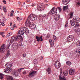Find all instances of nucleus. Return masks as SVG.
Here are the masks:
<instances>
[{"label": "nucleus", "mask_w": 80, "mask_h": 80, "mask_svg": "<svg viewBox=\"0 0 80 80\" xmlns=\"http://www.w3.org/2000/svg\"><path fill=\"white\" fill-rule=\"evenodd\" d=\"M57 8H55L51 10L48 13L49 15H55L54 17V19L55 20L58 21L60 19V15H57Z\"/></svg>", "instance_id": "f257e3e1"}, {"label": "nucleus", "mask_w": 80, "mask_h": 80, "mask_svg": "<svg viewBox=\"0 0 80 80\" xmlns=\"http://www.w3.org/2000/svg\"><path fill=\"white\" fill-rule=\"evenodd\" d=\"M18 39H19L20 40H23V38L21 35H18L17 36H13L11 39V43H12L15 40L17 41Z\"/></svg>", "instance_id": "f03ea898"}, {"label": "nucleus", "mask_w": 80, "mask_h": 80, "mask_svg": "<svg viewBox=\"0 0 80 80\" xmlns=\"http://www.w3.org/2000/svg\"><path fill=\"white\" fill-rule=\"evenodd\" d=\"M28 19L31 20L32 21H34L37 19V17L36 16V15L33 14H31L28 16Z\"/></svg>", "instance_id": "7ed1b4c3"}, {"label": "nucleus", "mask_w": 80, "mask_h": 80, "mask_svg": "<svg viewBox=\"0 0 80 80\" xmlns=\"http://www.w3.org/2000/svg\"><path fill=\"white\" fill-rule=\"evenodd\" d=\"M6 50V45L5 44H4L0 48V51L1 53H3L4 52H5V51Z\"/></svg>", "instance_id": "20e7f679"}, {"label": "nucleus", "mask_w": 80, "mask_h": 80, "mask_svg": "<svg viewBox=\"0 0 80 80\" xmlns=\"http://www.w3.org/2000/svg\"><path fill=\"white\" fill-rule=\"evenodd\" d=\"M44 8L43 4L42 3L39 4L37 5V9L39 11H41Z\"/></svg>", "instance_id": "39448f33"}, {"label": "nucleus", "mask_w": 80, "mask_h": 80, "mask_svg": "<svg viewBox=\"0 0 80 80\" xmlns=\"http://www.w3.org/2000/svg\"><path fill=\"white\" fill-rule=\"evenodd\" d=\"M54 65L56 68L58 69V68L60 67V66H61V63L60 62H59V61H56L55 62Z\"/></svg>", "instance_id": "423d86ee"}, {"label": "nucleus", "mask_w": 80, "mask_h": 80, "mask_svg": "<svg viewBox=\"0 0 80 80\" xmlns=\"http://www.w3.org/2000/svg\"><path fill=\"white\" fill-rule=\"evenodd\" d=\"M74 39V36L73 35H70L67 38V40L68 42H72Z\"/></svg>", "instance_id": "0eeeda50"}, {"label": "nucleus", "mask_w": 80, "mask_h": 80, "mask_svg": "<svg viewBox=\"0 0 80 80\" xmlns=\"http://www.w3.org/2000/svg\"><path fill=\"white\" fill-rule=\"evenodd\" d=\"M37 72L36 71H33L32 72H30V74L28 75L29 77L32 78L33 77H34V75H35Z\"/></svg>", "instance_id": "6e6552de"}, {"label": "nucleus", "mask_w": 80, "mask_h": 80, "mask_svg": "<svg viewBox=\"0 0 80 80\" xmlns=\"http://www.w3.org/2000/svg\"><path fill=\"white\" fill-rule=\"evenodd\" d=\"M25 25H26V26L30 27L32 25V23L30 22V21H29V19H28L26 21Z\"/></svg>", "instance_id": "1a4fd4ad"}, {"label": "nucleus", "mask_w": 80, "mask_h": 80, "mask_svg": "<svg viewBox=\"0 0 80 80\" xmlns=\"http://www.w3.org/2000/svg\"><path fill=\"white\" fill-rule=\"evenodd\" d=\"M23 30L24 33H25L26 35H28V33H29V30L27 28L25 27H24L23 28Z\"/></svg>", "instance_id": "9d476101"}, {"label": "nucleus", "mask_w": 80, "mask_h": 80, "mask_svg": "<svg viewBox=\"0 0 80 80\" xmlns=\"http://www.w3.org/2000/svg\"><path fill=\"white\" fill-rule=\"evenodd\" d=\"M74 20L76 21V23H78L79 22H80V18L76 16H75V18H74Z\"/></svg>", "instance_id": "9b49d317"}, {"label": "nucleus", "mask_w": 80, "mask_h": 80, "mask_svg": "<svg viewBox=\"0 0 80 80\" xmlns=\"http://www.w3.org/2000/svg\"><path fill=\"white\" fill-rule=\"evenodd\" d=\"M70 2V0H62V3L64 5H67Z\"/></svg>", "instance_id": "f8f14e48"}, {"label": "nucleus", "mask_w": 80, "mask_h": 80, "mask_svg": "<svg viewBox=\"0 0 80 80\" xmlns=\"http://www.w3.org/2000/svg\"><path fill=\"white\" fill-rule=\"evenodd\" d=\"M75 73V70L72 69H71L69 70V74L70 75H73Z\"/></svg>", "instance_id": "ddd939ff"}, {"label": "nucleus", "mask_w": 80, "mask_h": 80, "mask_svg": "<svg viewBox=\"0 0 80 80\" xmlns=\"http://www.w3.org/2000/svg\"><path fill=\"white\" fill-rule=\"evenodd\" d=\"M36 39L37 40V41L38 42H39V41H40L41 42H42L43 41V39H42V36H41L40 37H38V36H36Z\"/></svg>", "instance_id": "4468645a"}, {"label": "nucleus", "mask_w": 80, "mask_h": 80, "mask_svg": "<svg viewBox=\"0 0 80 80\" xmlns=\"http://www.w3.org/2000/svg\"><path fill=\"white\" fill-rule=\"evenodd\" d=\"M68 9V6L63 7V11H67Z\"/></svg>", "instance_id": "2eb2a0df"}, {"label": "nucleus", "mask_w": 80, "mask_h": 80, "mask_svg": "<svg viewBox=\"0 0 80 80\" xmlns=\"http://www.w3.org/2000/svg\"><path fill=\"white\" fill-rule=\"evenodd\" d=\"M47 72L48 74H51L52 73V69L50 68H48L47 69Z\"/></svg>", "instance_id": "dca6fc26"}, {"label": "nucleus", "mask_w": 80, "mask_h": 80, "mask_svg": "<svg viewBox=\"0 0 80 80\" xmlns=\"http://www.w3.org/2000/svg\"><path fill=\"white\" fill-rule=\"evenodd\" d=\"M4 71L5 73H9V72H10V69L6 68L4 70Z\"/></svg>", "instance_id": "f3484780"}, {"label": "nucleus", "mask_w": 80, "mask_h": 80, "mask_svg": "<svg viewBox=\"0 0 80 80\" xmlns=\"http://www.w3.org/2000/svg\"><path fill=\"white\" fill-rule=\"evenodd\" d=\"M10 55V51L9 50L7 52V53H6V55L5 57V58H7L8 57H9Z\"/></svg>", "instance_id": "a211bd4d"}, {"label": "nucleus", "mask_w": 80, "mask_h": 80, "mask_svg": "<svg viewBox=\"0 0 80 80\" xmlns=\"http://www.w3.org/2000/svg\"><path fill=\"white\" fill-rule=\"evenodd\" d=\"M70 23L71 24L72 26H74L75 24V21L74 20H70Z\"/></svg>", "instance_id": "6ab92c4d"}, {"label": "nucleus", "mask_w": 80, "mask_h": 80, "mask_svg": "<svg viewBox=\"0 0 80 80\" xmlns=\"http://www.w3.org/2000/svg\"><path fill=\"white\" fill-rule=\"evenodd\" d=\"M30 27L31 29H35L36 28L35 24L33 23L32 25L31 24V26H30Z\"/></svg>", "instance_id": "aec40b11"}, {"label": "nucleus", "mask_w": 80, "mask_h": 80, "mask_svg": "<svg viewBox=\"0 0 80 80\" xmlns=\"http://www.w3.org/2000/svg\"><path fill=\"white\" fill-rule=\"evenodd\" d=\"M18 34H20V35H23V34H24V32H23V30H20L18 32Z\"/></svg>", "instance_id": "412c9836"}, {"label": "nucleus", "mask_w": 80, "mask_h": 80, "mask_svg": "<svg viewBox=\"0 0 80 80\" xmlns=\"http://www.w3.org/2000/svg\"><path fill=\"white\" fill-rule=\"evenodd\" d=\"M6 68H10L12 67V64L10 63H7V64H6Z\"/></svg>", "instance_id": "4be33fe9"}, {"label": "nucleus", "mask_w": 80, "mask_h": 80, "mask_svg": "<svg viewBox=\"0 0 80 80\" xmlns=\"http://www.w3.org/2000/svg\"><path fill=\"white\" fill-rule=\"evenodd\" d=\"M49 42L50 43V45H51V47H53L54 45L53 42H52V40H51V39L49 40Z\"/></svg>", "instance_id": "5701e85b"}, {"label": "nucleus", "mask_w": 80, "mask_h": 80, "mask_svg": "<svg viewBox=\"0 0 80 80\" xmlns=\"http://www.w3.org/2000/svg\"><path fill=\"white\" fill-rule=\"evenodd\" d=\"M76 5L78 7L80 6V0H77L76 2Z\"/></svg>", "instance_id": "b1692460"}, {"label": "nucleus", "mask_w": 80, "mask_h": 80, "mask_svg": "<svg viewBox=\"0 0 80 80\" xmlns=\"http://www.w3.org/2000/svg\"><path fill=\"white\" fill-rule=\"evenodd\" d=\"M59 79L61 80H66V78H65V77L63 76V77L60 76L59 77Z\"/></svg>", "instance_id": "393cba45"}, {"label": "nucleus", "mask_w": 80, "mask_h": 80, "mask_svg": "<svg viewBox=\"0 0 80 80\" xmlns=\"http://www.w3.org/2000/svg\"><path fill=\"white\" fill-rule=\"evenodd\" d=\"M4 77V75L3 74L1 73L0 74V78L1 80H3V77Z\"/></svg>", "instance_id": "a878e982"}, {"label": "nucleus", "mask_w": 80, "mask_h": 80, "mask_svg": "<svg viewBox=\"0 0 80 80\" xmlns=\"http://www.w3.org/2000/svg\"><path fill=\"white\" fill-rule=\"evenodd\" d=\"M0 23L2 26H4L5 25V22L3 20H2L1 21Z\"/></svg>", "instance_id": "bb28decb"}, {"label": "nucleus", "mask_w": 80, "mask_h": 80, "mask_svg": "<svg viewBox=\"0 0 80 80\" xmlns=\"http://www.w3.org/2000/svg\"><path fill=\"white\" fill-rule=\"evenodd\" d=\"M16 46H17V47H20V46H22V42H21L19 43H16Z\"/></svg>", "instance_id": "cd10ccee"}, {"label": "nucleus", "mask_w": 80, "mask_h": 80, "mask_svg": "<svg viewBox=\"0 0 80 80\" xmlns=\"http://www.w3.org/2000/svg\"><path fill=\"white\" fill-rule=\"evenodd\" d=\"M76 45L77 46H80V40H78L76 42Z\"/></svg>", "instance_id": "c85d7f7f"}, {"label": "nucleus", "mask_w": 80, "mask_h": 80, "mask_svg": "<svg viewBox=\"0 0 80 80\" xmlns=\"http://www.w3.org/2000/svg\"><path fill=\"white\" fill-rule=\"evenodd\" d=\"M66 63L68 65H69V66H70L71 65V64H72V62L70 61H67L66 62Z\"/></svg>", "instance_id": "c756f323"}, {"label": "nucleus", "mask_w": 80, "mask_h": 80, "mask_svg": "<svg viewBox=\"0 0 80 80\" xmlns=\"http://www.w3.org/2000/svg\"><path fill=\"white\" fill-rule=\"evenodd\" d=\"M10 42L8 43V44L7 45L6 49L7 50H8V48H9V47H10Z\"/></svg>", "instance_id": "7c9ffc66"}, {"label": "nucleus", "mask_w": 80, "mask_h": 80, "mask_svg": "<svg viewBox=\"0 0 80 80\" xmlns=\"http://www.w3.org/2000/svg\"><path fill=\"white\" fill-rule=\"evenodd\" d=\"M50 15H49L48 13L47 15H44V17L45 18H46V19H48V16H50Z\"/></svg>", "instance_id": "2f4dec72"}, {"label": "nucleus", "mask_w": 80, "mask_h": 80, "mask_svg": "<svg viewBox=\"0 0 80 80\" xmlns=\"http://www.w3.org/2000/svg\"><path fill=\"white\" fill-rule=\"evenodd\" d=\"M63 75H64V76H67L68 75V72L65 71L63 72Z\"/></svg>", "instance_id": "473e14b6"}, {"label": "nucleus", "mask_w": 80, "mask_h": 80, "mask_svg": "<svg viewBox=\"0 0 80 80\" xmlns=\"http://www.w3.org/2000/svg\"><path fill=\"white\" fill-rule=\"evenodd\" d=\"M13 75L14 76H15V77H17V76L18 75V72H15L13 73Z\"/></svg>", "instance_id": "72a5a7b5"}, {"label": "nucleus", "mask_w": 80, "mask_h": 80, "mask_svg": "<svg viewBox=\"0 0 80 80\" xmlns=\"http://www.w3.org/2000/svg\"><path fill=\"white\" fill-rule=\"evenodd\" d=\"M8 78H9L10 80H13V78L12 76H9L8 77Z\"/></svg>", "instance_id": "f704fd0d"}, {"label": "nucleus", "mask_w": 80, "mask_h": 80, "mask_svg": "<svg viewBox=\"0 0 80 80\" xmlns=\"http://www.w3.org/2000/svg\"><path fill=\"white\" fill-rule=\"evenodd\" d=\"M78 23H76V25L74 26V27H75V28H77V27H79V26H80V25Z\"/></svg>", "instance_id": "c9c22d12"}, {"label": "nucleus", "mask_w": 80, "mask_h": 80, "mask_svg": "<svg viewBox=\"0 0 80 80\" xmlns=\"http://www.w3.org/2000/svg\"><path fill=\"white\" fill-rule=\"evenodd\" d=\"M3 9L4 12H7V9L5 7H3Z\"/></svg>", "instance_id": "e433bc0d"}, {"label": "nucleus", "mask_w": 80, "mask_h": 80, "mask_svg": "<svg viewBox=\"0 0 80 80\" xmlns=\"http://www.w3.org/2000/svg\"><path fill=\"white\" fill-rule=\"evenodd\" d=\"M75 55H76V53L75 52L71 53V55L72 56V57H74V56H75Z\"/></svg>", "instance_id": "4c0bfd02"}, {"label": "nucleus", "mask_w": 80, "mask_h": 80, "mask_svg": "<svg viewBox=\"0 0 80 80\" xmlns=\"http://www.w3.org/2000/svg\"><path fill=\"white\" fill-rule=\"evenodd\" d=\"M73 13H70V18H72L73 17Z\"/></svg>", "instance_id": "58836bf2"}, {"label": "nucleus", "mask_w": 80, "mask_h": 80, "mask_svg": "<svg viewBox=\"0 0 80 80\" xmlns=\"http://www.w3.org/2000/svg\"><path fill=\"white\" fill-rule=\"evenodd\" d=\"M24 68H19L18 70V72H21V70H22V69H24Z\"/></svg>", "instance_id": "ea45409f"}, {"label": "nucleus", "mask_w": 80, "mask_h": 80, "mask_svg": "<svg viewBox=\"0 0 80 80\" xmlns=\"http://www.w3.org/2000/svg\"><path fill=\"white\" fill-rule=\"evenodd\" d=\"M57 8L58 10H59L60 12H61V10H62V8L60 7H58Z\"/></svg>", "instance_id": "a19ab883"}, {"label": "nucleus", "mask_w": 80, "mask_h": 80, "mask_svg": "<svg viewBox=\"0 0 80 80\" xmlns=\"http://www.w3.org/2000/svg\"><path fill=\"white\" fill-rule=\"evenodd\" d=\"M16 18L17 19V20H18V21H20V18L18 17H16Z\"/></svg>", "instance_id": "79ce46f5"}, {"label": "nucleus", "mask_w": 80, "mask_h": 80, "mask_svg": "<svg viewBox=\"0 0 80 80\" xmlns=\"http://www.w3.org/2000/svg\"><path fill=\"white\" fill-rule=\"evenodd\" d=\"M68 22L67 23V24L65 25V27L66 28L68 27Z\"/></svg>", "instance_id": "37998d69"}, {"label": "nucleus", "mask_w": 80, "mask_h": 80, "mask_svg": "<svg viewBox=\"0 0 80 80\" xmlns=\"http://www.w3.org/2000/svg\"><path fill=\"white\" fill-rule=\"evenodd\" d=\"M10 33H12V32H10L9 33H8L7 35L8 37H10Z\"/></svg>", "instance_id": "c03bdc74"}, {"label": "nucleus", "mask_w": 80, "mask_h": 80, "mask_svg": "<svg viewBox=\"0 0 80 80\" xmlns=\"http://www.w3.org/2000/svg\"><path fill=\"white\" fill-rule=\"evenodd\" d=\"M54 40H56V39L57 38V37L55 36H53Z\"/></svg>", "instance_id": "a18cd8bd"}, {"label": "nucleus", "mask_w": 80, "mask_h": 80, "mask_svg": "<svg viewBox=\"0 0 80 80\" xmlns=\"http://www.w3.org/2000/svg\"><path fill=\"white\" fill-rule=\"evenodd\" d=\"M23 56L24 57H26V56H27V54H23Z\"/></svg>", "instance_id": "49530a36"}, {"label": "nucleus", "mask_w": 80, "mask_h": 80, "mask_svg": "<svg viewBox=\"0 0 80 80\" xmlns=\"http://www.w3.org/2000/svg\"><path fill=\"white\" fill-rule=\"evenodd\" d=\"M3 2L4 4H6V1H5V0H3Z\"/></svg>", "instance_id": "de8ad7c7"}, {"label": "nucleus", "mask_w": 80, "mask_h": 80, "mask_svg": "<svg viewBox=\"0 0 80 80\" xmlns=\"http://www.w3.org/2000/svg\"><path fill=\"white\" fill-rule=\"evenodd\" d=\"M11 30H14V27H12L10 28Z\"/></svg>", "instance_id": "09e8293b"}, {"label": "nucleus", "mask_w": 80, "mask_h": 80, "mask_svg": "<svg viewBox=\"0 0 80 80\" xmlns=\"http://www.w3.org/2000/svg\"><path fill=\"white\" fill-rule=\"evenodd\" d=\"M13 13H11V14L10 15V16L11 17H12V16H13Z\"/></svg>", "instance_id": "8fccbe9b"}, {"label": "nucleus", "mask_w": 80, "mask_h": 80, "mask_svg": "<svg viewBox=\"0 0 80 80\" xmlns=\"http://www.w3.org/2000/svg\"><path fill=\"white\" fill-rule=\"evenodd\" d=\"M74 52H76V53H77V49H75V50Z\"/></svg>", "instance_id": "3c124183"}, {"label": "nucleus", "mask_w": 80, "mask_h": 80, "mask_svg": "<svg viewBox=\"0 0 80 80\" xmlns=\"http://www.w3.org/2000/svg\"><path fill=\"white\" fill-rule=\"evenodd\" d=\"M75 32H78V29H75Z\"/></svg>", "instance_id": "603ef678"}, {"label": "nucleus", "mask_w": 80, "mask_h": 80, "mask_svg": "<svg viewBox=\"0 0 80 80\" xmlns=\"http://www.w3.org/2000/svg\"><path fill=\"white\" fill-rule=\"evenodd\" d=\"M22 73L23 74H26V72H22Z\"/></svg>", "instance_id": "864d4df0"}, {"label": "nucleus", "mask_w": 80, "mask_h": 80, "mask_svg": "<svg viewBox=\"0 0 80 80\" xmlns=\"http://www.w3.org/2000/svg\"><path fill=\"white\" fill-rule=\"evenodd\" d=\"M26 2H28V3H29L30 2V1L28 0H27L26 1Z\"/></svg>", "instance_id": "5fc2aeb1"}, {"label": "nucleus", "mask_w": 80, "mask_h": 80, "mask_svg": "<svg viewBox=\"0 0 80 80\" xmlns=\"http://www.w3.org/2000/svg\"><path fill=\"white\" fill-rule=\"evenodd\" d=\"M39 19H43V18H42V17H40V16H39Z\"/></svg>", "instance_id": "6e6d98bb"}, {"label": "nucleus", "mask_w": 80, "mask_h": 80, "mask_svg": "<svg viewBox=\"0 0 80 80\" xmlns=\"http://www.w3.org/2000/svg\"><path fill=\"white\" fill-rule=\"evenodd\" d=\"M35 5V4H32V7H34Z\"/></svg>", "instance_id": "4d7b16f0"}, {"label": "nucleus", "mask_w": 80, "mask_h": 80, "mask_svg": "<svg viewBox=\"0 0 80 80\" xmlns=\"http://www.w3.org/2000/svg\"><path fill=\"white\" fill-rule=\"evenodd\" d=\"M12 25V23H10V26H11Z\"/></svg>", "instance_id": "13d9d810"}, {"label": "nucleus", "mask_w": 80, "mask_h": 80, "mask_svg": "<svg viewBox=\"0 0 80 80\" xmlns=\"http://www.w3.org/2000/svg\"><path fill=\"white\" fill-rule=\"evenodd\" d=\"M2 37H5V35H4L3 34H2Z\"/></svg>", "instance_id": "bf43d9fd"}, {"label": "nucleus", "mask_w": 80, "mask_h": 80, "mask_svg": "<svg viewBox=\"0 0 80 80\" xmlns=\"http://www.w3.org/2000/svg\"><path fill=\"white\" fill-rule=\"evenodd\" d=\"M41 59H40V60H42V59H43V57H41Z\"/></svg>", "instance_id": "052dcab7"}, {"label": "nucleus", "mask_w": 80, "mask_h": 80, "mask_svg": "<svg viewBox=\"0 0 80 80\" xmlns=\"http://www.w3.org/2000/svg\"><path fill=\"white\" fill-rule=\"evenodd\" d=\"M13 27H16V25L15 24H14L13 25Z\"/></svg>", "instance_id": "680f3d73"}, {"label": "nucleus", "mask_w": 80, "mask_h": 80, "mask_svg": "<svg viewBox=\"0 0 80 80\" xmlns=\"http://www.w3.org/2000/svg\"><path fill=\"white\" fill-rule=\"evenodd\" d=\"M47 38H50V37L49 36H48V35H47Z\"/></svg>", "instance_id": "e2e57ef3"}, {"label": "nucleus", "mask_w": 80, "mask_h": 80, "mask_svg": "<svg viewBox=\"0 0 80 80\" xmlns=\"http://www.w3.org/2000/svg\"><path fill=\"white\" fill-rule=\"evenodd\" d=\"M0 33L1 34H3V32H0Z\"/></svg>", "instance_id": "0e129e2a"}, {"label": "nucleus", "mask_w": 80, "mask_h": 80, "mask_svg": "<svg viewBox=\"0 0 80 80\" xmlns=\"http://www.w3.org/2000/svg\"><path fill=\"white\" fill-rule=\"evenodd\" d=\"M11 12H12V13H13V12H14V11H13V10H12V11H11Z\"/></svg>", "instance_id": "69168bd1"}, {"label": "nucleus", "mask_w": 80, "mask_h": 80, "mask_svg": "<svg viewBox=\"0 0 80 80\" xmlns=\"http://www.w3.org/2000/svg\"><path fill=\"white\" fill-rule=\"evenodd\" d=\"M78 53H80V49H79V50L78 51Z\"/></svg>", "instance_id": "338daca9"}, {"label": "nucleus", "mask_w": 80, "mask_h": 80, "mask_svg": "<svg viewBox=\"0 0 80 80\" xmlns=\"http://www.w3.org/2000/svg\"><path fill=\"white\" fill-rule=\"evenodd\" d=\"M45 2H46V3H47L48 2V1L47 0L45 1Z\"/></svg>", "instance_id": "774afa93"}]
</instances>
